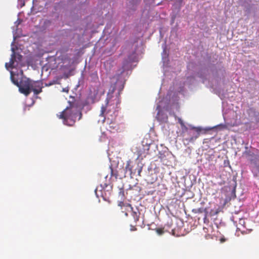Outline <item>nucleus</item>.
<instances>
[{
	"instance_id": "nucleus-19",
	"label": "nucleus",
	"mask_w": 259,
	"mask_h": 259,
	"mask_svg": "<svg viewBox=\"0 0 259 259\" xmlns=\"http://www.w3.org/2000/svg\"><path fill=\"white\" fill-rule=\"evenodd\" d=\"M206 218V215H205V218H204V219L205 220Z\"/></svg>"
},
{
	"instance_id": "nucleus-7",
	"label": "nucleus",
	"mask_w": 259,
	"mask_h": 259,
	"mask_svg": "<svg viewBox=\"0 0 259 259\" xmlns=\"http://www.w3.org/2000/svg\"><path fill=\"white\" fill-rule=\"evenodd\" d=\"M107 124H108V127L107 128L108 130H109L111 132H115L118 130L119 125L118 123L116 122V120L111 121H106Z\"/></svg>"
},
{
	"instance_id": "nucleus-4",
	"label": "nucleus",
	"mask_w": 259,
	"mask_h": 259,
	"mask_svg": "<svg viewBox=\"0 0 259 259\" xmlns=\"http://www.w3.org/2000/svg\"><path fill=\"white\" fill-rule=\"evenodd\" d=\"M181 128L182 133L184 134L183 136H185L186 133L191 136L189 138L186 139L189 142H192L196 140L199 137V133L202 131V128L200 127H192L191 129L195 130L197 133L196 134H194V133H192V131L189 130L188 128L185 125L184 123H182Z\"/></svg>"
},
{
	"instance_id": "nucleus-9",
	"label": "nucleus",
	"mask_w": 259,
	"mask_h": 259,
	"mask_svg": "<svg viewBox=\"0 0 259 259\" xmlns=\"http://www.w3.org/2000/svg\"><path fill=\"white\" fill-rule=\"evenodd\" d=\"M11 79L13 83L18 87L19 82H18V80L14 78L12 72H11Z\"/></svg>"
},
{
	"instance_id": "nucleus-17",
	"label": "nucleus",
	"mask_w": 259,
	"mask_h": 259,
	"mask_svg": "<svg viewBox=\"0 0 259 259\" xmlns=\"http://www.w3.org/2000/svg\"><path fill=\"white\" fill-rule=\"evenodd\" d=\"M124 205V203H123V202H120L119 203V204H118V205H119V206H122V205Z\"/></svg>"
},
{
	"instance_id": "nucleus-5",
	"label": "nucleus",
	"mask_w": 259,
	"mask_h": 259,
	"mask_svg": "<svg viewBox=\"0 0 259 259\" xmlns=\"http://www.w3.org/2000/svg\"><path fill=\"white\" fill-rule=\"evenodd\" d=\"M150 144H146L145 145H142L139 146L138 150L137 151V154L138 155V158L143 159L149 154V150L150 149Z\"/></svg>"
},
{
	"instance_id": "nucleus-11",
	"label": "nucleus",
	"mask_w": 259,
	"mask_h": 259,
	"mask_svg": "<svg viewBox=\"0 0 259 259\" xmlns=\"http://www.w3.org/2000/svg\"><path fill=\"white\" fill-rule=\"evenodd\" d=\"M156 232L159 234V235H161L163 233V229H161V228H158L156 229Z\"/></svg>"
},
{
	"instance_id": "nucleus-1",
	"label": "nucleus",
	"mask_w": 259,
	"mask_h": 259,
	"mask_svg": "<svg viewBox=\"0 0 259 259\" xmlns=\"http://www.w3.org/2000/svg\"><path fill=\"white\" fill-rule=\"evenodd\" d=\"M69 103V106H67L59 115H58V117L63 119L64 124L72 126L75 123L77 113H79L80 115L81 113L79 112L75 103L70 102Z\"/></svg>"
},
{
	"instance_id": "nucleus-3",
	"label": "nucleus",
	"mask_w": 259,
	"mask_h": 259,
	"mask_svg": "<svg viewBox=\"0 0 259 259\" xmlns=\"http://www.w3.org/2000/svg\"><path fill=\"white\" fill-rule=\"evenodd\" d=\"M18 87L19 91L26 96L30 94L31 91L34 92L35 95H37L41 92V89H33L32 81L26 78L22 79L20 81Z\"/></svg>"
},
{
	"instance_id": "nucleus-18",
	"label": "nucleus",
	"mask_w": 259,
	"mask_h": 259,
	"mask_svg": "<svg viewBox=\"0 0 259 259\" xmlns=\"http://www.w3.org/2000/svg\"><path fill=\"white\" fill-rule=\"evenodd\" d=\"M128 206L131 207V208L132 209H133V207H131V205L130 204H128Z\"/></svg>"
},
{
	"instance_id": "nucleus-20",
	"label": "nucleus",
	"mask_w": 259,
	"mask_h": 259,
	"mask_svg": "<svg viewBox=\"0 0 259 259\" xmlns=\"http://www.w3.org/2000/svg\"><path fill=\"white\" fill-rule=\"evenodd\" d=\"M116 106H117V105H115V108L117 109V107Z\"/></svg>"
},
{
	"instance_id": "nucleus-14",
	"label": "nucleus",
	"mask_w": 259,
	"mask_h": 259,
	"mask_svg": "<svg viewBox=\"0 0 259 259\" xmlns=\"http://www.w3.org/2000/svg\"><path fill=\"white\" fill-rule=\"evenodd\" d=\"M130 230L132 231H136L137 230V228L134 226H131Z\"/></svg>"
},
{
	"instance_id": "nucleus-16",
	"label": "nucleus",
	"mask_w": 259,
	"mask_h": 259,
	"mask_svg": "<svg viewBox=\"0 0 259 259\" xmlns=\"http://www.w3.org/2000/svg\"><path fill=\"white\" fill-rule=\"evenodd\" d=\"M179 122L181 124V126H182V123H184L183 121L181 119H179Z\"/></svg>"
},
{
	"instance_id": "nucleus-22",
	"label": "nucleus",
	"mask_w": 259,
	"mask_h": 259,
	"mask_svg": "<svg viewBox=\"0 0 259 259\" xmlns=\"http://www.w3.org/2000/svg\"><path fill=\"white\" fill-rule=\"evenodd\" d=\"M182 1H183V0H181L180 3H182Z\"/></svg>"
},
{
	"instance_id": "nucleus-6",
	"label": "nucleus",
	"mask_w": 259,
	"mask_h": 259,
	"mask_svg": "<svg viewBox=\"0 0 259 259\" xmlns=\"http://www.w3.org/2000/svg\"><path fill=\"white\" fill-rule=\"evenodd\" d=\"M13 51V54L11 55V58L10 60V68H14V64L15 61H21L22 59V56L19 54L15 53L14 52V49H12Z\"/></svg>"
},
{
	"instance_id": "nucleus-15",
	"label": "nucleus",
	"mask_w": 259,
	"mask_h": 259,
	"mask_svg": "<svg viewBox=\"0 0 259 259\" xmlns=\"http://www.w3.org/2000/svg\"><path fill=\"white\" fill-rule=\"evenodd\" d=\"M5 66H6V68H7V69H8L9 68H10V62H9V63H6L5 64Z\"/></svg>"
},
{
	"instance_id": "nucleus-21",
	"label": "nucleus",
	"mask_w": 259,
	"mask_h": 259,
	"mask_svg": "<svg viewBox=\"0 0 259 259\" xmlns=\"http://www.w3.org/2000/svg\"><path fill=\"white\" fill-rule=\"evenodd\" d=\"M125 215H127V213H125Z\"/></svg>"
},
{
	"instance_id": "nucleus-10",
	"label": "nucleus",
	"mask_w": 259,
	"mask_h": 259,
	"mask_svg": "<svg viewBox=\"0 0 259 259\" xmlns=\"http://www.w3.org/2000/svg\"><path fill=\"white\" fill-rule=\"evenodd\" d=\"M119 196H121V198H123L124 196V190L123 188L119 189Z\"/></svg>"
},
{
	"instance_id": "nucleus-12",
	"label": "nucleus",
	"mask_w": 259,
	"mask_h": 259,
	"mask_svg": "<svg viewBox=\"0 0 259 259\" xmlns=\"http://www.w3.org/2000/svg\"><path fill=\"white\" fill-rule=\"evenodd\" d=\"M139 1L140 0H131L130 3H131L132 5H135L137 4Z\"/></svg>"
},
{
	"instance_id": "nucleus-2",
	"label": "nucleus",
	"mask_w": 259,
	"mask_h": 259,
	"mask_svg": "<svg viewBox=\"0 0 259 259\" xmlns=\"http://www.w3.org/2000/svg\"><path fill=\"white\" fill-rule=\"evenodd\" d=\"M118 114V110L114 104H109L107 102L105 106H102L100 115L104 117V121H114Z\"/></svg>"
},
{
	"instance_id": "nucleus-8",
	"label": "nucleus",
	"mask_w": 259,
	"mask_h": 259,
	"mask_svg": "<svg viewBox=\"0 0 259 259\" xmlns=\"http://www.w3.org/2000/svg\"><path fill=\"white\" fill-rule=\"evenodd\" d=\"M132 216L134 218L135 222H137L139 220V214L136 211H133Z\"/></svg>"
},
{
	"instance_id": "nucleus-13",
	"label": "nucleus",
	"mask_w": 259,
	"mask_h": 259,
	"mask_svg": "<svg viewBox=\"0 0 259 259\" xmlns=\"http://www.w3.org/2000/svg\"><path fill=\"white\" fill-rule=\"evenodd\" d=\"M62 92H66V93H68V92H69V88L68 87H66V88H63V90H62Z\"/></svg>"
}]
</instances>
